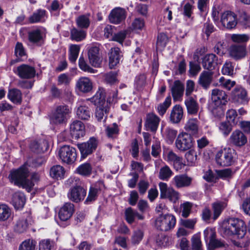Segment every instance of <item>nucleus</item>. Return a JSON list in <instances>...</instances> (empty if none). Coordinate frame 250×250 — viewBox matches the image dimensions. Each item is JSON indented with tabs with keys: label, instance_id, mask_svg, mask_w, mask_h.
<instances>
[{
	"label": "nucleus",
	"instance_id": "45",
	"mask_svg": "<svg viewBox=\"0 0 250 250\" xmlns=\"http://www.w3.org/2000/svg\"><path fill=\"white\" fill-rule=\"evenodd\" d=\"M28 225L27 219L19 220L14 226V231L19 233H23L26 231Z\"/></svg>",
	"mask_w": 250,
	"mask_h": 250
},
{
	"label": "nucleus",
	"instance_id": "18",
	"mask_svg": "<svg viewBox=\"0 0 250 250\" xmlns=\"http://www.w3.org/2000/svg\"><path fill=\"white\" fill-rule=\"evenodd\" d=\"M45 37V34L43 29L38 28L32 30L28 33V38L29 41L35 44L41 45Z\"/></svg>",
	"mask_w": 250,
	"mask_h": 250
},
{
	"label": "nucleus",
	"instance_id": "11",
	"mask_svg": "<svg viewBox=\"0 0 250 250\" xmlns=\"http://www.w3.org/2000/svg\"><path fill=\"white\" fill-rule=\"evenodd\" d=\"M59 155L62 161L67 164L74 163L77 158L75 148L69 146H63L61 147Z\"/></svg>",
	"mask_w": 250,
	"mask_h": 250
},
{
	"label": "nucleus",
	"instance_id": "39",
	"mask_svg": "<svg viewBox=\"0 0 250 250\" xmlns=\"http://www.w3.org/2000/svg\"><path fill=\"white\" fill-rule=\"evenodd\" d=\"M177 130L170 127H167L164 132V137L167 142L171 144L177 136Z\"/></svg>",
	"mask_w": 250,
	"mask_h": 250
},
{
	"label": "nucleus",
	"instance_id": "42",
	"mask_svg": "<svg viewBox=\"0 0 250 250\" xmlns=\"http://www.w3.org/2000/svg\"><path fill=\"white\" fill-rule=\"evenodd\" d=\"M80 46L76 44H71L69 48V60L74 63L76 62L79 55Z\"/></svg>",
	"mask_w": 250,
	"mask_h": 250
},
{
	"label": "nucleus",
	"instance_id": "58",
	"mask_svg": "<svg viewBox=\"0 0 250 250\" xmlns=\"http://www.w3.org/2000/svg\"><path fill=\"white\" fill-rule=\"evenodd\" d=\"M159 187L160 190V197L161 198H166L170 192L172 191V188L167 187L166 183L160 182L159 184Z\"/></svg>",
	"mask_w": 250,
	"mask_h": 250
},
{
	"label": "nucleus",
	"instance_id": "20",
	"mask_svg": "<svg viewBox=\"0 0 250 250\" xmlns=\"http://www.w3.org/2000/svg\"><path fill=\"white\" fill-rule=\"evenodd\" d=\"M70 131L76 139L83 137L85 134V126L81 121L75 120L70 125Z\"/></svg>",
	"mask_w": 250,
	"mask_h": 250
},
{
	"label": "nucleus",
	"instance_id": "63",
	"mask_svg": "<svg viewBox=\"0 0 250 250\" xmlns=\"http://www.w3.org/2000/svg\"><path fill=\"white\" fill-rule=\"evenodd\" d=\"M216 173L218 178L223 179L231 178L233 174L230 168L216 170Z\"/></svg>",
	"mask_w": 250,
	"mask_h": 250
},
{
	"label": "nucleus",
	"instance_id": "5",
	"mask_svg": "<svg viewBox=\"0 0 250 250\" xmlns=\"http://www.w3.org/2000/svg\"><path fill=\"white\" fill-rule=\"evenodd\" d=\"M236 153L230 147H225L217 152L215 156L216 164L221 167H228L235 162Z\"/></svg>",
	"mask_w": 250,
	"mask_h": 250
},
{
	"label": "nucleus",
	"instance_id": "13",
	"mask_svg": "<svg viewBox=\"0 0 250 250\" xmlns=\"http://www.w3.org/2000/svg\"><path fill=\"white\" fill-rule=\"evenodd\" d=\"M228 51L229 56L236 61L245 58L247 54L246 46L244 44H232Z\"/></svg>",
	"mask_w": 250,
	"mask_h": 250
},
{
	"label": "nucleus",
	"instance_id": "33",
	"mask_svg": "<svg viewBox=\"0 0 250 250\" xmlns=\"http://www.w3.org/2000/svg\"><path fill=\"white\" fill-rule=\"evenodd\" d=\"M46 19V11L44 9H38L35 11L28 19L30 23L43 22Z\"/></svg>",
	"mask_w": 250,
	"mask_h": 250
},
{
	"label": "nucleus",
	"instance_id": "34",
	"mask_svg": "<svg viewBox=\"0 0 250 250\" xmlns=\"http://www.w3.org/2000/svg\"><path fill=\"white\" fill-rule=\"evenodd\" d=\"M184 86L180 81H175L171 86V91L174 100H179L183 95Z\"/></svg>",
	"mask_w": 250,
	"mask_h": 250
},
{
	"label": "nucleus",
	"instance_id": "37",
	"mask_svg": "<svg viewBox=\"0 0 250 250\" xmlns=\"http://www.w3.org/2000/svg\"><path fill=\"white\" fill-rule=\"evenodd\" d=\"M90 14L82 15L78 16L76 19V22L78 27L82 29H87L90 23Z\"/></svg>",
	"mask_w": 250,
	"mask_h": 250
},
{
	"label": "nucleus",
	"instance_id": "25",
	"mask_svg": "<svg viewBox=\"0 0 250 250\" xmlns=\"http://www.w3.org/2000/svg\"><path fill=\"white\" fill-rule=\"evenodd\" d=\"M160 121V118L156 115L153 113L148 114L145 122L146 130L155 131L157 129Z\"/></svg>",
	"mask_w": 250,
	"mask_h": 250
},
{
	"label": "nucleus",
	"instance_id": "40",
	"mask_svg": "<svg viewBox=\"0 0 250 250\" xmlns=\"http://www.w3.org/2000/svg\"><path fill=\"white\" fill-rule=\"evenodd\" d=\"M173 174V172L170 167L167 165H165L160 169L158 177L161 180L168 181Z\"/></svg>",
	"mask_w": 250,
	"mask_h": 250
},
{
	"label": "nucleus",
	"instance_id": "10",
	"mask_svg": "<svg viewBox=\"0 0 250 250\" xmlns=\"http://www.w3.org/2000/svg\"><path fill=\"white\" fill-rule=\"evenodd\" d=\"M193 145V139L189 134L186 132L179 134L175 141V146L180 151L189 150Z\"/></svg>",
	"mask_w": 250,
	"mask_h": 250
},
{
	"label": "nucleus",
	"instance_id": "4",
	"mask_svg": "<svg viewBox=\"0 0 250 250\" xmlns=\"http://www.w3.org/2000/svg\"><path fill=\"white\" fill-rule=\"evenodd\" d=\"M66 184L73 187L67 194L70 200L78 203L84 199L86 190L81 186V182L79 178L71 177L66 181Z\"/></svg>",
	"mask_w": 250,
	"mask_h": 250
},
{
	"label": "nucleus",
	"instance_id": "31",
	"mask_svg": "<svg viewBox=\"0 0 250 250\" xmlns=\"http://www.w3.org/2000/svg\"><path fill=\"white\" fill-rule=\"evenodd\" d=\"M199 122L196 118L189 119L186 123L184 129L190 135H196L199 132Z\"/></svg>",
	"mask_w": 250,
	"mask_h": 250
},
{
	"label": "nucleus",
	"instance_id": "32",
	"mask_svg": "<svg viewBox=\"0 0 250 250\" xmlns=\"http://www.w3.org/2000/svg\"><path fill=\"white\" fill-rule=\"evenodd\" d=\"M183 117V108L179 105H176L171 110L169 119L173 124L179 123Z\"/></svg>",
	"mask_w": 250,
	"mask_h": 250
},
{
	"label": "nucleus",
	"instance_id": "2",
	"mask_svg": "<svg viewBox=\"0 0 250 250\" xmlns=\"http://www.w3.org/2000/svg\"><path fill=\"white\" fill-rule=\"evenodd\" d=\"M28 175V169L25 165H23L17 169L11 171L9 178L14 185L26 188L28 191H30L32 185L31 183L26 182Z\"/></svg>",
	"mask_w": 250,
	"mask_h": 250
},
{
	"label": "nucleus",
	"instance_id": "54",
	"mask_svg": "<svg viewBox=\"0 0 250 250\" xmlns=\"http://www.w3.org/2000/svg\"><path fill=\"white\" fill-rule=\"evenodd\" d=\"M144 236V232L140 229L134 231L131 238V243L133 245H138Z\"/></svg>",
	"mask_w": 250,
	"mask_h": 250
},
{
	"label": "nucleus",
	"instance_id": "61",
	"mask_svg": "<svg viewBox=\"0 0 250 250\" xmlns=\"http://www.w3.org/2000/svg\"><path fill=\"white\" fill-rule=\"evenodd\" d=\"M204 235L205 241L209 243L216 237L215 230L213 228H208L204 231Z\"/></svg>",
	"mask_w": 250,
	"mask_h": 250
},
{
	"label": "nucleus",
	"instance_id": "17",
	"mask_svg": "<svg viewBox=\"0 0 250 250\" xmlns=\"http://www.w3.org/2000/svg\"><path fill=\"white\" fill-rule=\"evenodd\" d=\"M14 71L21 78L26 79L33 78L36 73L34 67L25 64L18 66Z\"/></svg>",
	"mask_w": 250,
	"mask_h": 250
},
{
	"label": "nucleus",
	"instance_id": "43",
	"mask_svg": "<svg viewBox=\"0 0 250 250\" xmlns=\"http://www.w3.org/2000/svg\"><path fill=\"white\" fill-rule=\"evenodd\" d=\"M226 206L227 203L225 202H216L212 204L214 214L213 219L214 220H216L219 217Z\"/></svg>",
	"mask_w": 250,
	"mask_h": 250
},
{
	"label": "nucleus",
	"instance_id": "7",
	"mask_svg": "<svg viewBox=\"0 0 250 250\" xmlns=\"http://www.w3.org/2000/svg\"><path fill=\"white\" fill-rule=\"evenodd\" d=\"M71 113V108L68 105H59L51 117V122L56 125L65 123Z\"/></svg>",
	"mask_w": 250,
	"mask_h": 250
},
{
	"label": "nucleus",
	"instance_id": "49",
	"mask_svg": "<svg viewBox=\"0 0 250 250\" xmlns=\"http://www.w3.org/2000/svg\"><path fill=\"white\" fill-rule=\"evenodd\" d=\"M219 130L225 137L228 136L232 130L230 123L228 122H221L219 125Z\"/></svg>",
	"mask_w": 250,
	"mask_h": 250
},
{
	"label": "nucleus",
	"instance_id": "1",
	"mask_svg": "<svg viewBox=\"0 0 250 250\" xmlns=\"http://www.w3.org/2000/svg\"><path fill=\"white\" fill-rule=\"evenodd\" d=\"M220 233L225 238L234 235L242 239L247 233V227L245 222L239 219L230 218L223 222L220 229Z\"/></svg>",
	"mask_w": 250,
	"mask_h": 250
},
{
	"label": "nucleus",
	"instance_id": "21",
	"mask_svg": "<svg viewBox=\"0 0 250 250\" xmlns=\"http://www.w3.org/2000/svg\"><path fill=\"white\" fill-rule=\"evenodd\" d=\"M126 18V12L124 9L117 7L113 9L109 15L110 22L119 24L124 21Z\"/></svg>",
	"mask_w": 250,
	"mask_h": 250
},
{
	"label": "nucleus",
	"instance_id": "12",
	"mask_svg": "<svg viewBox=\"0 0 250 250\" xmlns=\"http://www.w3.org/2000/svg\"><path fill=\"white\" fill-rule=\"evenodd\" d=\"M98 140L94 137L90 138L86 142L78 144L77 146L83 158H86L95 151L98 146Z\"/></svg>",
	"mask_w": 250,
	"mask_h": 250
},
{
	"label": "nucleus",
	"instance_id": "35",
	"mask_svg": "<svg viewBox=\"0 0 250 250\" xmlns=\"http://www.w3.org/2000/svg\"><path fill=\"white\" fill-rule=\"evenodd\" d=\"M32 151L36 153L43 152L47 150L48 145L44 140H40L38 141L32 142L30 146Z\"/></svg>",
	"mask_w": 250,
	"mask_h": 250
},
{
	"label": "nucleus",
	"instance_id": "38",
	"mask_svg": "<svg viewBox=\"0 0 250 250\" xmlns=\"http://www.w3.org/2000/svg\"><path fill=\"white\" fill-rule=\"evenodd\" d=\"M65 173L64 168L60 165L52 167L50 170V175L54 179H62L63 178Z\"/></svg>",
	"mask_w": 250,
	"mask_h": 250
},
{
	"label": "nucleus",
	"instance_id": "52",
	"mask_svg": "<svg viewBox=\"0 0 250 250\" xmlns=\"http://www.w3.org/2000/svg\"><path fill=\"white\" fill-rule=\"evenodd\" d=\"M19 250H36V243L32 240H26L20 245Z\"/></svg>",
	"mask_w": 250,
	"mask_h": 250
},
{
	"label": "nucleus",
	"instance_id": "55",
	"mask_svg": "<svg viewBox=\"0 0 250 250\" xmlns=\"http://www.w3.org/2000/svg\"><path fill=\"white\" fill-rule=\"evenodd\" d=\"M192 207V203L189 202H186L180 205L182 216L183 217L187 218L189 216Z\"/></svg>",
	"mask_w": 250,
	"mask_h": 250
},
{
	"label": "nucleus",
	"instance_id": "14",
	"mask_svg": "<svg viewBox=\"0 0 250 250\" xmlns=\"http://www.w3.org/2000/svg\"><path fill=\"white\" fill-rule=\"evenodd\" d=\"M220 22L224 27L228 29H233L237 24L236 15L231 11H225L221 15Z\"/></svg>",
	"mask_w": 250,
	"mask_h": 250
},
{
	"label": "nucleus",
	"instance_id": "28",
	"mask_svg": "<svg viewBox=\"0 0 250 250\" xmlns=\"http://www.w3.org/2000/svg\"><path fill=\"white\" fill-rule=\"evenodd\" d=\"M212 72L210 71H203L200 74L199 80V84L204 89L209 88L212 81Z\"/></svg>",
	"mask_w": 250,
	"mask_h": 250
},
{
	"label": "nucleus",
	"instance_id": "57",
	"mask_svg": "<svg viewBox=\"0 0 250 250\" xmlns=\"http://www.w3.org/2000/svg\"><path fill=\"white\" fill-rule=\"evenodd\" d=\"M226 118L228 122L233 125H236L238 123L237 113L235 109L228 110L226 113Z\"/></svg>",
	"mask_w": 250,
	"mask_h": 250
},
{
	"label": "nucleus",
	"instance_id": "53",
	"mask_svg": "<svg viewBox=\"0 0 250 250\" xmlns=\"http://www.w3.org/2000/svg\"><path fill=\"white\" fill-rule=\"evenodd\" d=\"M230 39L234 42L243 44L249 41V37L247 34H234L231 35Z\"/></svg>",
	"mask_w": 250,
	"mask_h": 250
},
{
	"label": "nucleus",
	"instance_id": "59",
	"mask_svg": "<svg viewBox=\"0 0 250 250\" xmlns=\"http://www.w3.org/2000/svg\"><path fill=\"white\" fill-rule=\"evenodd\" d=\"M77 170L79 174L82 175L87 176L91 173L92 167L90 164L84 163L80 166L78 167Z\"/></svg>",
	"mask_w": 250,
	"mask_h": 250
},
{
	"label": "nucleus",
	"instance_id": "30",
	"mask_svg": "<svg viewBox=\"0 0 250 250\" xmlns=\"http://www.w3.org/2000/svg\"><path fill=\"white\" fill-rule=\"evenodd\" d=\"M25 203V197L21 192H15L12 197L11 203L16 209L22 208Z\"/></svg>",
	"mask_w": 250,
	"mask_h": 250
},
{
	"label": "nucleus",
	"instance_id": "6",
	"mask_svg": "<svg viewBox=\"0 0 250 250\" xmlns=\"http://www.w3.org/2000/svg\"><path fill=\"white\" fill-rule=\"evenodd\" d=\"M227 102V95L225 92L218 88L212 90L211 93V102L209 108L214 114H216L217 109H221L223 105Z\"/></svg>",
	"mask_w": 250,
	"mask_h": 250
},
{
	"label": "nucleus",
	"instance_id": "27",
	"mask_svg": "<svg viewBox=\"0 0 250 250\" xmlns=\"http://www.w3.org/2000/svg\"><path fill=\"white\" fill-rule=\"evenodd\" d=\"M192 182V178L185 174L178 175L172 179V184L177 188L189 186Z\"/></svg>",
	"mask_w": 250,
	"mask_h": 250
},
{
	"label": "nucleus",
	"instance_id": "60",
	"mask_svg": "<svg viewBox=\"0 0 250 250\" xmlns=\"http://www.w3.org/2000/svg\"><path fill=\"white\" fill-rule=\"evenodd\" d=\"M222 72L223 75H232L234 73V66L232 63L229 61H226L222 67Z\"/></svg>",
	"mask_w": 250,
	"mask_h": 250
},
{
	"label": "nucleus",
	"instance_id": "23",
	"mask_svg": "<svg viewBox=\"0 0 250 250\" xmlns=\"http://www.w3.org/2000/svg\"><path fill=\"white\" fill-rule=\"evenodd\" d=\"M122 56V52L119 48H111L108 53L109 67L112 69L119 64Z\"/></svg>",
	"mask_w": 250,
	"mask_h": 250
},
{
	"label": "nucleus",
	"instance_id": "22",
	"mask_svg": "<svg viewBox=\"0 0 250 250\" xmlns=\"http://www.w3.org/2000/svg\"><path fill=\"white\" fill-rule=\"evenodd\" d=\"M76 89L81 93H88L92 89V83L87 77H81L76 82Z\"/></svg>",
	"mask_w": 250,
	"mask_h": 250
},
{
	"label": "nucleus",
	"instance_id": "50",
	"mask_svg": "<svg viewBox=\"0 0 250 250\" xmlns=\"http://www.w3.org/2000/svg\"><path fill=\"white\" fill-rule=\"evenodd\" d=\"M219 85L222 87L230 90L231 88L235 85V82L230 79H225L223 77H221L219 80Z\"/></svg>",
	"mask_w": 250,
	"mask_h": 250
},
{
	"label": "nucleus",
	"instance_id": "9",
	"mask_svg": "<svg viewBox=\"0 0 250 250\" xmlns=\"http://www.w3.org/2000/svg\"><path fill=\"white\" fill-rule=\"evenodd\" d=\"M230 97L233 103L238 105L247 104L250 100L246 89L241 85H237L231 92Z\"/></svg>",
	"mask_w": 250,
	"mask_h": 250
},
{
	"label": "nucleus",
	"instance_id": "26",
	"mask_svg": "<svg viewBox=\"0 0 250 250\" xmlns=\"http://www.w3.org/2000/svg\"><path fill=\"white\" fill-rule=\"evenodd\" d=\"M73 212V204L71 203H66L61 208L59 212V216L62 221H65L72 216Z\"/></svg>",
	"mask_w": 250,
	"mask_h": 250
},
{
	"label": "nucleus",
	"instance_id": "56",
	"mask_svg": "<svg viewBox=\"0 0 250 250\" xmlns=\"http://www.w3.org/2000/svg\"><path fill=\"white\" fill-rule=\"evenodd\" d=\"M185 157L187 162L186 166H193L196 162L197 155L194 150H190L186 153Z\"/></svg>",
	"mask_w": 250,
	"mask_h": 250
},
{
	"label": "nucleus",
	"instance_id": "48",
	"mask_svg": "<svg viewBox=\"0 0 250 250\" xmlns=\"http://www.w3.org/2000/svg\"><path fill=\"white\" fill-rule=\"evenodd\" d=\"M171 97L170 96L167 97L165 101L161 104H160L157 106V111L158 113L163 116L165 114L167 108L171 104Z\"/></svg>",
	"mask_w": 250,
	"mask_h": 250
},
{
	"label": "nucleus",
	"instance_id": "47",
	"mask_svg": "<svg viewBox=\"0 0 250 250\" xmlns=\"http://www.w3.org/2000/svg\"><path fill=\"white\" fill-rule=\"evenodd\" d=\"M191 250H203L200 236L199 234H194L191 239Z\"/></svg>",
	"mask_w": 250,
	"mask_h": 250
},
{
	"label": "nucleus",
	"instance_id": "41",
	"mask_svg": "<svg viewBox=\"0 0 250 250\" xmlns=\"http://www.w3.org/2000/svg\"><path fill=\"white\" fill-rule=\"evenodd\" d=\"M76 114L79 119L88 120L90 118L91 112L88 107L80 106L76 110Z\"/></svg>",
	"mask_w": 250,
	"mask_h": 250
},
{
	"label": "nucleus",
	"instance_id": "29",
	"mask_svg": "<svg viewBox=\"0 0 250 250\" xmlns=\"http://www.w3.org/2000/svg\"><path fill=\"white\" fill-rule=\"evenodd\" d=\"M185 104L187 107L188 113L190 115H195L199 110V105L195 98L193 97H187Z\"/></svg>",
	"mask_w": 250,
	"mask_h": 250
},
{
	"label": "nucleus",
	"instance_id": "62",
	"mask_svg": "<svg viewBox=\"0 0 250 250\" xmlns=\"http://www.w3.org/2000/svg\"><path fill=\"white\" fill-rule=\"evenodd\" d=\"M146 84V76L143 74L136 76L135 80V87L139 90H141Z\"/></svg>",
	"mask_w": 250,
	"mask_h": 250
},
{
	"label": "nucleus",
	"instance_id": "19",
	"mask_svg": "<svg viewBox=\"0 0 250 250\" xmlns=\"http://www.w3.org/2000/svg\"><path fill=\"white\" fill-rule=\"evenodd\" d=\"M229 140L233 145L237 146H242L247 143V138L243 132L237 129L232 132Z\"/></svg>",
	"mask_w": 250,
	"mask_h": 250
},
{
	"label": "nucleus",
	"instance_id": "16",
	"mask_svg": "<svg viewBox=\"0 0 250 250\" xmlns=\"http://www.w3.org/2000/svg\"><path fill=\"white\" fill-rule=\"evenodd\" d=\"M165 159L169 164L172 165L176 171L183 168L186 166V162L183 161V158L178 156L172 150L167 152Z\"/></svg>",
	"mask_w": 250,
	"mask_h": 250
},
{
	"label": "nucleus",
	"instance_id": "44",
	"mask_svg": "<svg viewBox=\"0 0 250 250\" xmlns=\"http://www.w3.org/2000/svg\"><path fill=\"white\" fill-rule=\"evenodd\" d=\"M86 35L85 31L82 30H78L75 28L71 30V38L77 42H80L84 40Z\"/></svg>",
	"mask_w": 250,
	"mask_h": 250
},
{
	"label": "nucleus",
	"instance_id": "64",
	"mask_svg": "<svg viewBox=\"0 0 250 250\" xmlns=\"http://www.w3.org/2000/svg\"><path fill=\"white\" fill-rule=\"evenodd\" d=\"M54 246L52 241L48 239L42 240L39 243V250H51Z\"/></svg>",
	"mask_w": 250,
	"mask_h": 250
},
{
	"label": "nucleus",
	"instance_id": "51",
	"mask_svg": "<svg viewBox=\"0 0 250 250\" xmlns=\"http://www.w3.org/2000/svg\"><path fill=\"white\" fill-rule=\"evenodd\" d=\"M129 32L130 30H129L121 31L115 34L110 40L122 43Z\"/></svg>",
	"mask_w": 250,
	"mask_h": 250
},
{
	"label": "nucleus",
	"instance_id": "46",
	"mask_svg": "<svg viewBox=\"0 0 250 250\" xmlns=\"http://www.w3.org/2000/svg\"><path fill=\"white\" fill-rule=\"evenodd\" d=\"M11 210L10 208L5 204L0 205V221H5L10 218Z\"/></svg>",
	"mask_w": 250,
	"mask_h": 250
},
{
	"label": "nucleus",
	"instance_id": "24",
	"mask_svg": "<svg viewBox=\"0 0 250 250\" xmlns=\"http://www.w3.org/2000/svg\"><path fill=\"white\" fill-rule=\"evenodd\" d=\"M217 57L214 54H208L205 56L203 59L202 65L205 69H213L219 63H221Z\"/></svg>",
	"mask_w": 250,
	"mask_h": 250
},
{
	"label": "nucleus",
	"instance_id": "15",
	"mask_svg": "<svg viewBox=\"0 0 250 250\" xmlns=\"http://www.w3.org/2000/svg\"><path fill=\"white\" fill-rule=\"evenodd\" d=\"M89 63L95 67H100L102 62V57L99 47L95 45L89 47L88 51Z\"/></svg>",
	"mask_w": 250,
	"mask_h": 250
},
{
	"label": "nucleus",
	"instance_id": "8",
	"mask_svg": "<svg viewBox=\"0 0 250 250\" xmlns=\"http://www.w3.org/2000/svg\"><path fill=\"white\" fill-rule=\"evenodd\" d=\"M176 221L175 217L172 214L160 215L155 220V226L162 231H167L174 228Z\"/></svg>",
	"mask_w": 250,
	"mask_h": 250
},
{
	"label": "nucleus",
	"instance_id": "36",
	"mask_svg": "<svg viewBox=\"0 0 250 250\" xmlns=\"http://www.w3.org/2000/svg\"><path fill=\"white\" fill-rule=\"evenodd\" d=\"M7 97L14 104H20L22 102V93L18 89L13 88L9 89Z\"/></svg>",
	"mask_w": 250,
	"mask_h": 250
},
{
	"label": "nucleus",
	"instance_id": "3",
	"mask_svg": "<svg viewBox=\"0 0 250 250\" xmlns=\"http://www.w3.org/2000/svg\"><path fill=\"white\" fill-rule=\"evenodd\" d=\"M105 92L103 89H99L91 98V102L97 105L95 116L99 121L104 118V121L109 111L108 104L105 101Z\"/></svg>",
	"mask_w": 250,
	"mask_h": 250
}]
</instances>
